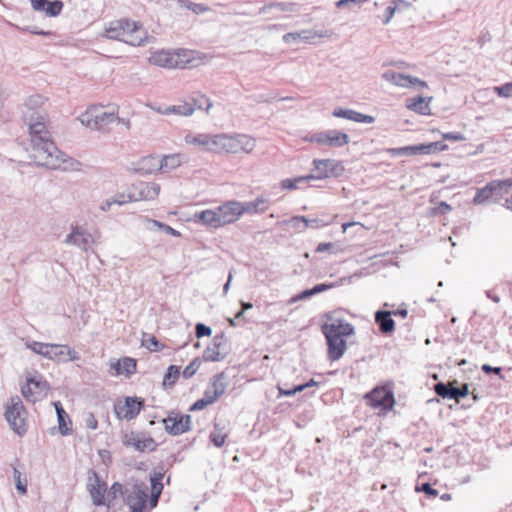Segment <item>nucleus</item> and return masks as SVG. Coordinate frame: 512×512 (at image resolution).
Masks as SVG:
<instances>
[{
    "label": "nucleus",
    "instance_id": "nucleus-23",
    "mask_svg": "<svg viewBox=\"0 0 512 512\" xmlns=\"http://www.w3.org/2000/svg\"><path fill=\"white\" fill-rule=\"evenodd\" d=\"M92 240V235L81 227H72L71 233H69L65 239L66 244L75 245L83 251L88 250L89 243Z\"/></svg>",
    "mask_w": 512,
    "mask_h": 512
},
{
    "label": "nucleus",
    "instance_id": "nucleus-4",
    "mask_svg": "<svg viewBox=\"0 0 512 512\" xmlns=\"http://www.w3.org/2000/svg\"><path fill=\"white\" fill-rule=\"evenodd\" d=\"M82 125L98 131H106L117 120V114L107 112L101 106H91L79 116Z\"/></svg>",
    "mask_w": 512,
    "mask_h": 512
},
{
    "label": "nucleus",
    "instance_id": "nucleus-27",
    "mask_svg": "<svg viewBox=\"0 0 512 512\" xmlns=\"http://www.w3.org/2000/svg\"><path fill=\"white\" fill-rule=\"evenodd\" d=\"M269 208V200L264 196H258L253 201L240 202L241 214L264 213Z\"/></svg>",
    "mask_w": 512,
    "mask_h": 512
},
{
    "label": "nucleus",
    "instance_id": "nucleus-6",
    "mask_svg": "<svg viewBox=\"0 0 512 512\" xmlns=\"http://www.w3.org/2000/svg\"><path fill=\"white\" fill-rule=\"evenodd\" d=\"M5 417L10 427L18 435L21 436L26 432V410L21 398L18 395L10 398L9 403L6 406Z\"/></svg>",
    "mask_w": 512,
    "mask_h": 512
},
{
    "label": "nucleus",
    "instance_id": "nucleus-2",
    "mask_svg": "<svg viewBox=\"0 0 512 512\" xmlns=\"http://www.w3.org/2000/svg\"><path fill=\"white\" fill-rule=\"evenodd\" d=\"M104 37L131 46H141L148 39V33L141 23L128 18H121L111 21L106 26Z\"/></svg>",
    "mask_w": 512,
    "mask_h": 512
},
{
    "label": "nucleus",
    "instance_id": "nucleus-44",
    "mask_svg": "<svg viewBox=\"0 0 512 512\" xmlns=\"http://www.w3.org/2000/svg\"><path fill=\"white\" fill-rule=\"evenodd\" d=\"M164 474L162 472H154L150 477L151 492L162 493Z\"/></svg>",
    "mask_w": 512,
    "mask_h": 512
},
{
    "label": "nucleus",
    "instance_id": "nucleus-36",
    "mask_svg": "<svg viewBox=\"0 0 512 512\" xmlns=\"http://www.w3.org/2000/svg\"><path fill=\"white\" fill-rule=\"evenodd\" d=\"M312 178H313L312 174L299 176L296 178H286L280 182V187L282 189L295 190V189L299 188L301 184L308 183L310 180H312Z\"/></svg>",
    "mask_w": 512,
    "mask_h": 512
},
{
    "label": "nucleus",
    "instance_id": "nucleus-41",
    "mask_svg": "<svg viewBox=\"0 0 512 512\" xmlns=\"http://www.w3.org/2000/svg\"><path fill=\"white\" fill-rule=\"evenodd\" d=\"M57 420L59 432L61 435L67 436L72 434V428L70 427L72 425V422L67 412L65 414H62L61 416H57Z\"/></svg>",
    "mask_w": 512,
    "mask_h": 512
},
{
    "label": "nucleus",
    "instance_id": "nucleus-40",
    "mask_svg": "<svg viewBox=\"0 0 512 512\" xmlns=\"http://www.w3.org/2000/svg\"><path fill=\"white\" fill-rule=\"evenodd\" d=\"M180 375V367L176 365H170L163 378V385L173 386Z\"/></svg>",
    "mask_w": 512,
    "mask_h": 512
},
{
    "label": "nucleus",
    "instance_id": "nucleus-32",
    "mask_svg": "<svg viewBox=\"0 0 512 512\" xmlns=\"http://www.w3.org/2000/svg\"><path fill=\"white\" fill-rule=\"evenodd\" d=\"M88 489L93 503L96 506L104 505V495L107 490V485L99 479L97 474H95V484H90Z\"/></svg>",
    "mask_w": 512,
    "mask_h": 512
},
{
    "label": "nucleus",
    "instance_id": "nucleus-16",
    "mask_svg": "<svg viewBox=\"0 0 512 512\" xmlns=\"http://www.w3.org/2000/svg\"><path fill=\"white\" fill-rule=\"evenodd\" d=\"M221 227L236 222L241 216L240 201L230 200L216 207Z\"/></svg>",
    "mask_w": 512,
    "mask_h": 512
},
{
    "label": "nucleus",
    "instance_id": "nucleus-51",
    "mask_svg": "<svg viewBox=\"0 0 512 512\" xmlns=\"http://www.w3.org/2000/svg\"><path fill=\"white\" fill-rule=\"evenodd\" d=\"M493 92L499 97L509 98L512 96V82L505 83L501 86L493 87Z\"/></svg>",
    "mask_w": 512,
    "mask_h": 512
},
{
    "label": "nucleus",
    "instance_id": "nucleus-21",
    "mask_svg": "<svg viewBox=\"0 0 512 512\" xmlns=\"http://www.w3.org/2000/svg\"><path fill=\"white\" fill-rule=\"evenodd\" d=\"M222 135H208V134H187L185 136V142L196 146L203 147L207 151H214L221 149L220 139Z\"/></svg>",
    "mask_w": 512,
    "mask_h": 512
},
{
    "label": "nucleus",
    "instance_id": "nucleus-47",
    "mask_svg": "<svg viewBox=\"0 0 512 512\" xmlns=\"http://www.w3.org/2000/svg\"><path fill=\"white\" fill-rule=\"evenodd\" d=\"M340 251L339 245L332 242L319 243L315 249L316 253L329 252L330 254H336Z\"/></svg>",
    "mask_w": 512,
    "mask_h": 512
},
{
    "label": "nucleus",
    "instance_id": "nucleus-8",
    "mask_svg": "<svg viewBox=\"0 0 512 512\" xmlns=\"http://www.w3.org/2000/svg\"><path fill=\"white\" fill-rule=\"evenodd\" d=\"M160 189V185L154 182L139 181L134 183L129 188L126 203L154 200L159 195Z\"/></svg>",
    "mask_w": 512,
    "mask_h": 512
},
{
    "label": "nucleus",
    "instance_id": "nucleus-61",
    "mask_svg": "<svg viewBox=\"0 0 512 512\" xmlns=\"http://www.w3.org/2000/svg\"><path fill=\"white\" fill-rule=\"evenodd\" d=\"M312 296H314L312 288L305 289L302 292H300L299 294L295 295L291 299V302L293 303V302H296V301H299V300H305V299H308V298H310Z\"/></svg>",
    "mask_w": 512,
    "mask_h": 512
},
{
    "label": "nucleus",
    "instance_id": "nucleus-3",
    "mask_svg": "<svg viewBox=\"0 0 512 512\" xmlns=\"http://www.w3.org/2000/svg\"><path fill=\"white\" fill-rule=\"evenodd\" d=\"M26 346L34 353L52 361L69 362L80 359L78 352L68 345L32 341L28 342Z\"/></svg>",
    "mask_w": 512,
    "mask_h": 512
},
{
    "label": "nucleus",
    "instance_id": "nucleus-30",
    "mask_svg": "<svg viewBox=\"0 0 512 512\" xmlns=\"http://www.w3.org/2000/svg\"><path fill=\"white\" fill-rule=\"evenodd\" d=\"M136 170L143 174H152L161 171L160 157L149 155L147 157L142 158L138 162V167L136 168Z\"/></svg>",
    "mask_w": 512,
    "mask_h": 512
},
{
    "label": "nucleus",
    "instance_id": "nucleus-31",
    "mask_svg": "<svg viewBox=\"0 0 512 512\" xmlns=\"http://www.w3.org/2000/svg\"><path fill=\"white\" fill-rule=\"evenodd\" d=\"M150 62L165 68H174L177 66V58L167 51H158L152 54Z\"/></svg>",
    "mask_w": 512,
    "mask_h": 512
},
{
    "label": "nucleus",
    "instance_id": "nucleus-57",
    "mask_svg": "<svg viewBox=\"0 0 512 512\" xmlns=\"http://www.w3.org/2000/svg\"><path fill=\"white\" fill-rule=\"evenodd\" d=\"M375 322L378 325L379 331L384 334V307L379 308L375 312Z\"/></svg>",
    "mask_w": 512,
    "mask_h": 512
},
{
    "label": "nucleus",
    "instance_id": "nucleus-59",
    "mask_svg": "<svg viewBox=\"0 0 512 512\" xmlns=\"http://www.w3.org/2000/svg\"><path fill=\"white\" fill-rule=\"evenodd\" d=\"M443 139L444 140H449V141H463L465 140V136L460 133V132H448V133H444L442 135Z\"/></svg>",
    "mask_w": 512,
    "mask_h": 512
},
{
    "label": "nucleus",
    "instance_id": "nucleus-50",
    "mask_svg": "<svg viewBox=\"0 0 512 512\" xmlns=\"http://www.w3.org/2000/svg\"><path fill=\"white\" fill-rule=\"evenodd\" d=\"M305 221H306V216L297 215V216L291 217L287 223L290 225V227H292L296 231L303 232L306 229Z\"/></svg>",
    "mask_w": 512,
    "mask_h": 512
},
{
    "label": "nucleus",
    "instance_id": "nucleus-24",
    "mask_svg": "<svg viewBox=\"0 0 512 512\" xmlns=\"http://www.w3.org/2000/svg\"><path fill=\"white\" fill-rule=\"evenodd\" d=\"M35 11L44 12L49 17L58 16L63 9V2L60 0H30Z\"/></svg>",
    "mask_w": 512,
    "mask_h": 512
},
{
    "label": "nucleus",
    "instance_id": "nucleus-37",
    "mask_svg": "<svg viewBox=\"0 0 512 512\" xmlns=\"http://www.w3.org/2000/svg\"><path fill=\"white\" fill-rule=\"evenodd\" d=\"M194 112V107L191 103H183L179 105H171L164 109L163 114L169 115V114H178L182 116H190Z\"/></svg>",
    "mask_w": 512,
    "mask_h": 512
},
{
    "label": "nucleus",
    "instance_id": "nucleus-5",
    "mask_svg": "<svg viewBox=\"0 0 512 512\" xmlns=\"http://www.w3.org/2000/svg\"><path fill=\"white\" fill-rule=\"evenodd\" d=\"M512 187V180H493L486 186L479 188L473 198L475 205H481L486 203L489 199L495 198V200L501 199L505 194L509 192Z\"/></svg>",
    "mask_w": 512,
    "mask_h": 512
},
{
    "label": "nucleus",
    "instance_id": "nucleus-39",
    "mask_svg": "<svg viewBox=\"0 0 512 512\" xmlns=\"http://www.w3.org/2000/svg\"><path fill=\"white\" fill-rule=\"evenodd\" d=\"M227 434L223 432L218 424H215L213 430L210 432L209 439L214 446L220 448L224 445Z\"/></svg>",
    "mask_w": 512,
    "mask_h": 512
},
{
    "label": "nucleus",
    "instance_id": "nucleus-1",
    "mask_svg": "<svg viewBox=\"0 0 512 512\" xmlns=\"http://www.w3.org/2000/svg\"><path fill=\"white\" fill-rule=\"evenodd\" d=\"M43 104V97L32 95L25 102L23 121L28 126L32 146V158L38 166L49 169L66 170V162L71 159L60 151L52 140L46 113L37 110Z\"/></svg>",
    "mask_w": 512,
    "mask_h": 512
},
{
    "label": "nucleus",
    "instance_id": "nucleus-63",
    "mask_svg": "<svg viewBox=\"0 0 512 512\" xmlns=\"http://www.w3.org/2000/svg\"><path fill=\"white\" fill-rule=\"evenodd\" d=\"M395 404L393 392L386 386V413L390 411Z\"/></svg>",
    "mask_w": 512,
    "mask_h": 512
},
{
    "label": "nucleus",
    "instance_id": "nucleus-15",
    "mask_svg": "<svg viewBox=\"0 0 512 512\" xmlns=\"http://www.w3.org/2000/svg\"><path fill=\"white\" fill-rule=\"evenodd\" d=\"M131 512H144L148 501L147 487L144 484H134L125 499Z\"/></svg>",
    "mask_w": 512,
    "mask_h": 512
},
{
    "label": "nucleus",
    "instance_id": "nucleus-14",
    "mask_svg": "<svg viewBox=\"0 0 512 512\" xmlns=\"http://www.w3.org/2000/svg\"><path fill=\"white\" fill-rule=\"evenodd\" d=\"M313 165L316 170V174H312V180L324 179L330 176H339L344 171L342 163L333 159H315L313 160Z\"/></svg>",
    "mask_w": 512,
    "mask_h": 512
},
{
    "label": "nucleus",
    "instance_id": "nucleus-49",
    "mask_svg": "<svg viewBox=\"0 0 512 512\" xmlns=\"http://www.w3.org/2000/svg\"><path fill=\"white\" fill-rule=\"evenodd\" d=\"M201 365V362H200V359L199 358H195L193 359L189 365H187L185 367V369L183 370L182 372V376L185 378V379H189L191 378L192 376L195 375V373L197 372V370L199 369Z\"/></svg>",
    "mask_w": 512,
    "mask_h": 512
},
{
    "label": "nucleus",
    "instance_id": "nucleus-19",
    "mask_svg": "<svg viewBox=\"0 0 512 512\" xmlns=\"http://www.w3.org/2000/svg\"><path fill=\"white\" fill-rule=\"evenodd\" d=\"M455 383L456 381L450 384L438 382L437 384L434 385V391L438 396L442 397L443 399L454 400L464 398L470 393L468 384L465 383L461 387H456L453 385Z\"/></svg>",
    "mask_w": 512,
    "mask_h": 512
},
{
    "label": "nucleus",
    "instance_id": "nucleus-34",
    "mask_svg": "<svg viewBox=\"0 0 512 512\" xmlns=\"http://www.w3.org/2000/svg\"><path fill=\"white\" fill-rule=\"evenodd\" d=\"M111 368H113L117 374L126 373L127 375H131L136 372V361L133 358L124 357L121 361L112 363Z\"/></svg>",
    "mask_w": 512,
    "mask_h": 512
},
{
    "label": "nucleus",
    "instance_id": "nucleus-48",
    "mask_svg": "<svg viewBox=\"0 0 512 512\" xmlns=\"http://www.w3.org/2000/svg\"><path fill=\"white\" fill-rule=\"evenodd\" d=\"M183 6L195 14H202L208 10V7L202 3H195L189 0H180Z\"/></svg>",
    "mask_w": 512,
    "mask_h": 512
},
{
    "label": "nucleus",
    "instance_id": "nucleus-26",
    "mask_svg": "<svg viewBox=\"0 0 512 512\" xmlns=\"http://www.w3.org/2000/svg\"><path fill=\"white\" fill-rule=\"evenodd\" d=\"M332 115L337 118H344L357 123H373L374 117L360 113L352 109H344L341 107L335 108Z\"/></svg>",
    "mask_w": 512,
    "mask_h": 512
},
{
    "label": "nucleus",
    "instance_id": "nucleus-43",
    "mask_svg": "<svg viewBox=\"0 0 512 512\" xmlns=\"http://www.w3.org/2000/svg\"><path fill=\"white\" fill-rule=\"evenodd\" d=\"M193 107L195 108H198L200 110H206V111H209V109L212 107V102L211 100L206 97L205 95L203 94H200V93H196L193 98Z\"/></svg>",
    "mask_w": 512,
    "mask_h": 512
},
{
    "label": "nucleus",
    "instance_id": "nucleus-53",
    "mask_svg": "<svg viewBox=\"0 0 512 512\" xmlns=\"http://www.w3.org/2000/svg\"><path fill=\"white\" fill-rule=\"evenodd\" d=\"M305 33H306L305 31H303L302 33H297V32L286 33L283 36V41L287 44H290V43H296L299 40H307L308 37L304 35Z\"/></svg>",
    "mask_w": 512,
    "mask_h": 512
},
{
    "label": "nucleus",
    "instance_id": "nucleus-10",
    "mask_svg": "<svg viewBox=\"0 0 512 512\" xmlns=\"http://www.w3.org/2000/svg\"><path fill=\"white\" fill-rule=\"evenodd\" d=\"M161 422L164 425L165 431L172 436H178L188 432L191 429L192 423L189 414H180L176 411H171Z\"/></svg>",
    "mask_w": 512,
    "mask_h": 512
},
{
    "label": "nucleus",
    "instance_id": "nucleus-9",
    "mask_svg": "<svg viewBox=\"0 0 512 512\" xmlns=\"http://www.w3.org/2000/svg\"><path fill=\"white\" fill-rule=\"evenodd\" d=\"M220 141H222L221 149L228 153H238L240 151L249 153L255 147V140L244 134H237L234 136L222 134Z\"/></svg>",
    "mask_w": 512,
    "mask_h": 512
},
{
    "label": "nucleus",
    "instance_id": "nucleus-33",
    "mask_svg": "<svg viewBox=\"0 0 512 512\" xmlns=\"http://www.w3.org/2000/svg\"><path fill=\"white\" fill-rule=\"evenodd\" d=\"M322 330H326L334 334H339V336L343 338L354 334V326L341 320H339L338 323L324 324L322 326Z\"/></svg>",
    "mask_w": 512,
    "mask_h": 512
},
{
    "label": "nucleus",
    "instance_id": "nucleus-7",
    "mask_svg": "<svg viewBox=\"0 0 512 512\" xmlns=\"http://www.w3.org/2000/svg\"><path fill=\"white\" fill-rule=\"evenodd\" d=\"M447 149V145L442 142H430L418 145L405 146L400 148H391L386 150L392 156H413L428 155Z\"/></svg>",
    "mask_w": 512,
    "mask_h": 512
},
{
    "label": "nucleus",
    "instance_id": "nucleus-12",
    "mask_svg": "<svg viewBox=\"0 0 512 512\" xmlns=\"http://www.w3.org/2000/svg\"><path fill=\"white\" fill-rule=\"evenodd\" d=\"M310 141L330 147H343L350 142V137L344 132L333 129L313 134Z\"/></svg>",
    "mask_w": 512,
    "mask_h": 512
},
{
    "label": "nucleus",
    "instance_id": "nucleus-42",
    "mask_svg": "<svg viewBox=\"0 0 512 512\" xmlns=\"http://www.w3.org/2000/svg\"><path fill=\"white\" fill-rule=\"evenodd\" d=\"M13 478L17 491L25 495L27 493V478L25 476L23 477L22 473L16 467H13Z\"/></svg>",
    "mask_w": 512,
    "mask_h": 512
},
{
    "label": "nucleus",
    "instance_id": "nucleus-17",
    "mask_svg": "<svg viewBox=\"0 0 512 512\" xmlns=\"http://www.w3.org/2000/svg\"><path fill=\"white\" fill-rule=\"evenodd\" d=\"M123 445L126 447H133L136 451L144 452L146 450L153 452L156 450L158 444L152 437L141 438L138 432H130L123 437Z\"/></svg>",
    "mask_w": 512,
    "mask_h": 512
},
{
    "label": "nucleus",
    "instance_id": "nucleus-22",
    "mask_svg": "<svg viewBox=\"0 0 512 512\" xmlns=\"http://www.w3.org/2000/svg\"><path fill=\"white\" fill-rule=\"evenodd\" d=\"M328 346V358L331 361L339 360L346 351V341L339 334L330 333L329 331L322 330Z\"/></svg>",
    "mask_w": 512,
    "mask_h": 512
},
{
    "label": "nucleus",
    "instance_id": "nucleus-52",
    "mask_svg": "<svg viewBox=\"0 0 512 512\" xmlns=\"http://www.w3.org/2000/svg\"><path fill=\"white\" fill-rule=\"evenodd\" d=\"M292 7H293V4H290V3H282V2L271 3L269 5L264 6L261 9V12L262 13H267L271 9H277V10L282 11V12L292 11Z\"/></svg>",
    "mask_w": 512,
    "mask_h": 512
},
{
    "label": "nucleus",
    "instance_id": "nucleus-38",
    "mask_svg": "<svg viewBox=\"0 0 512 512\" xmlns=\"http://www.w3.org/2000/svg\"><path fill=\"white\" fill-rule=\"evenodd\" d=\"M227 376L225 372H220L213 376L210 386L214 392H218L219 396H222L227 388L226 382Z\"/></svg>",
    "mask_w": 512,
    "mask_h": 512
},
{
    "label": "nucleus",
    "instance_id": "nucleus-54",
    "mask_svg": "<svg viewBox=\"0 0 512 512\" xmlns=\"http://www.w3.org/2000/svg\"><path fill=\"white\" fill-rule=\"evenodd\" d=\"M113 204H118L121 206L126 204V200H120L119 198L106 199L100 204L99 208L101 211L106 212L110 210Z\"/></svg>",
    "mask_w": 512,
    "mask_h": 512
},
{
    "label": "nucleus",
    "instance_id": "nucleus-64",
    "mask_svg": "<svg viewBox=\"0 0 512 512\" xmlns=\"http://www.w3.org/2000/svg\"><path fill=\"white\" fill-rule=\"evenodd\" d=\"M144 222L146 224V228L149 230H153L154 228H158L159 230H161V226L164 224L163 222H160V221L154 220V219H150L148 217H146L144 219Z\"/></svg>",
    "mask_w": 512,
    "mask_h": 512
},
{
    "label": "nucleus",
    "instance_id": "nucleus-29",
    "mask_svg": "<svg viewBox=\"0 0 512 512\" xmlns=\"http://www.w3.org/2000/svg\"><path fill=\"white\" fill-rule=\"evenodd\" d=\"M431 101H432V97L418 96L415 98H408V99H406V107L409 110L419 113L421 115H430L431 114V109H430Z\"/></svg>",
    "mask_w": 512,
    "mask_h": 512
},
{
    "label": "nucleus",
    "instance_id": "nucleus-45",
    "mask_svg": "<svg viewBox=\"0 0 512 512\" xmlns=\"http://www.w3.org/2000/svg\"><path fill=\"white\" fill-rule=\"evenodd\" d=\"M331 223L330 220L324 219V218H308L306 217L305 221V228H311V229H320L325 226H328Z\"/></svg>",
    "mask_w": 512,
    "mask_h": 512
},
{
    "label": "nucleus",
    "instance_id": "nucleus-55",
    "mask_svg": "<svg viewBox=\"0 0 512 512\" xmlns=\"http://www.w3.org/2000/svg\"><path fill=\"white\" fill-rule=\"evenodd\" d=\"M195 334L197 338L210 336L212 334V329L203 323H197L195 326Z\"/></svg>",
    "mask_w": 512,
    "mask_h": 512
},
{
    "label": "nucleus",
    "instance_id": "nucleus-35",
    "mask_svg": "<svg viewBox=\"0 0 512 512\" xmlns=\"http://www.w3.org/2000/svg\"><path fill=\"white\" fill-rule=\"evenodd\" d=\"M183 158L181 154H171L160 157L161 172H169L182 164Z\"/></svg>",
    "mask_w": 512,
    "mask_h": 512
},
{
    "label": "nucleus",
    "instance_id": "nucleus-18",
    "mask_svg": "<svg viewBox=\"0 0 512 512\" xmlns=\"http://www.w3.org/2000/svg\"><path fill=\"white\" fill-rule=\"evenodd\" d=\"M386 81L393 84L394 86L402 87V88H414V89H424L428 88V85L425 81L420 80L417 77H412L409 75H404L401 73H396L392 71H386Z\"/></svg>",
    "mask_w": 512,
    "mask_h": 512
},
{
    "label": "nucleus",
    "instance_id": "nucleus-11",
    "mask_svg": "<svg viewBox=\"0 0 512 512\" xmlns=\"http://www.w3.org/2000/svg\"><path fill=\"white\" fill-rule=\"evenodd\" d=\"M143 406L144 400L142 398L127 396L123 403L114 405V412L118 419L130 421L138 416Z\"/></svg>",
    "mask_w": 512,
    "mask_h": 512
},
{
    "label": "nucleus",
    "instance_id": "nucleus-28",
    "mask_svg": "<svg viewBox=\"0 0 512 512\" xmlns=\"http://www.w3.org/2000/svg\"><path fill=\"white\" fill-rule=\"evenodd\" d=\"M194 221L209 228L217 229L221 227L219 216L215 209H207L194 214Z\"/></svg>",
    "mask_w": 512,
    "mask_h": 512
},
{
    "label": "nucleus",
    "instance_id": "nucleus-56",
    "mask_svg": "<svg viewBox=\"0 0 512 512\" xmlns=\"http://www.w3.org/2000/svg\"><path fill=\"white\" fill-rule=\"evenodd\" d=\"M203 397L206 399V401L211 405L213 404L214 402H216L218 400V398L220 397L218 395V392H214L212 387L209 385L205 391H204V394H203Z\"/></svg>",
    "mask_w": 512,
    "mask_h": 512
},
{
    "label": "nucleus",
    "instance_id": "nucleus-25",
    "mask_svg": "<svg viewBox=\"0 0 512 512\" xmlns=\"http://www.w3.org/2000/svg\"><path fill=\"white\" fill-rule=\"evenodd\" d=\"M363 398L368 406L379 409V415H381L384 411V384H378L366 393Z\"/></svg>",
    "mask_w": 512,
    "mask_h": 512
},
{
    "label": "nucleus",
    "instance_id": "nucleus-60",
    "mask_svg": "<svg viewBox=\"0 0 512 512\" xmlns=\"http://www.w3.org/2000/svg\"><path fill=\"white\" fill-rule=\"evenodd\" d=\"M85 425L87 428L96 430L98 427V421L93 413H88L85 417Z\"/></svg>",
    "mask_w": 512,
    "mask_h": 512
},
{
    "label": "nucleus",
    "instance_id": "nucleus-20",
    "mask_svg": "<svg viewBox=\"0 0 512 512\" xmlns=\"http://www.w3.org/2000/svg\"><path fill=\"white\" fill-rule=\"evenodd\" d=\"M48 384L42 380L41 375L27 378L26 386L22 387V394L27 400L35 401L38 396L45 395Z\"/></svg>",
    "mask_w": 512,
    "mask_h": 512
},
{
    "label": "nucleus",
    "instance_id": "nucleus-13",
    "mask_svg": "<svg viewBox=\"0 0 512 512\" xmlns=\"http://www.w3.org/2000/svg\"><path fill=\"white\" fill-rule=\"evenodd\" d=\"M227 347V339L225 334L222 332L213 337L212 344L207 346L203 351V359L206 362H219L222 361L228 351Z\"/></svg>",
    "mask_w": 512,
    "mask_h": 512
},
{
    "label": "nucleus",
    "instance_id": "nucleus-58",
    "mask_svg": "<svg viewBox=\"0 0 512 512\" xmlns=\"http://www.w3.org/2000/svg\"><path fill=\"white\" fill-rule=\"evenodd\" d=\"M208 405H210V404L206 401V399L204 397H202L201 399H198L191 405L189 411H191V412L200 411V410H203L204 408H206Z\"/></svg>",
    "mask_w": 512,
    "mask_h": 512
},
{
    "label": "nucleus",
    "instance_id": "nucleus-46",
    "mask_svg": "<svg viewBox=\"0 0 512 512\" xmlns=\"http://www.w3.org/2000/svg\"><path fill=\"white\" fill-rule=\"evenodd\" d=\"M409 3H407L406 1L404 0H396L393 2V7L389 6L387 8V11H388V16L386 17V24L389 22L390 18L393 16V14L398 11V12H402L406 9L409 8Z\"/></svg>",
    "mask_w": 512,
    "mask_h": 512
},
{
    "label": "nucleus",
    "instance_id": "nucleus-62",
    "mask_svg": "<svg viewBox=\"0 0 512 512\" xmlns=\"http://www.w3.org/2000/svg\"><path fill=\"white\" fill-rule=\"evenodd\" d=\"M335 285L334 283H320L312 287L314 295L319 294L321 292L327 291L331 288H333Z\"/></svg>",
    "mask_w": 512,
    "mask_h": 512
}]
</instances>
